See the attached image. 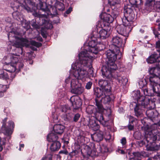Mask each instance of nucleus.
<instances>
[{
  "mask_svg": "<svg viewBox=\"0 0 160 160\" xmlns=\"http://www.w3.org/2000/svg\"><path fill=\"white\" fill-rule=\"evenodd\" d=\"M124 17L122 18L123 24L118 25L116 28L117 32L122 36L127 37L133 28L132 21L134 14L130 6H125L124 10Z\"/></svg>",
  "mask_w": 160,
  "mask_h": 160,
  "instance_id": "nucleus-6",
  "label": "nucleus"
},
{
  "mask_svg": "<svg viewBox=\"0 0 160 160\" xmlns=\"http://www.w3.org/2000/svg\"><path fill=\"white\" fill-rule=\"evenodd\" d=\"M119 12L115 10H113L112 12V18H113V19L114 18H117V17L118 16L119 14Z\"/></svg>",
  "mask_w": 160,
  "mask_h": 160,
  "instance_id": "nucleus-36",
  "label": "nucleus"
},
{
  "mask_svg": "<svg viewBox=\"0 0 160 160\" xmlns=\"http://www.w3.org/2000/svg\"><path fill=\"white\" fill-rule=\"evenodd\" d=\"M112 42L113 44L117 47L116 49L117 50V53L120 52V48L123 47L124 46L125 42V41H123L122 37L119 36H116L113 37L112 39Z\"/></svg>",
  "mask_w": 160,
  "mask_h": 160,
  "instance_id": "nucleus-17",
  "label": "nucleus"
},
{
  "mask_svg": "<svg viewBox=\"0 0 160 160\" xmlns=\"http://www.w3.org/2000/svg\"><path fill=\"white\" fill-rule=\"evenodd\" d=\"M29 63L30 64H32V61H30Z\"/></svg>",
  "mask_w": 160,
  "mask_h": 160,
  "instance_id": "nucleus-61",
  "label": "nucleus"
},
{
  "mask_svg": "<svg viewBox=\"0 0 160 160\" xmlns=\"http://www.w3.org/2000/svg\"><path fill=\"white\" fill-rule=\"evenodd\" d=\"M65 128L64 126L61 124H56L53 127V132L57 134H61L63 133Z\"/></svg>",
  "mask_w": 160,
  "mask_h": 160,
  "instance_id": "nucleus-20",
  "label": "nucleus"
},
{
  "mask_svg": "<svg viewBox=\"0 0 160 160\" xmlns=\"http://www.w3.org/2000/svg\"><path fill=\"white\" fill-rule=\"evenodd\" d=\"M102 76L103 75L102 74ZM104 78H106L108 79L109 81L108 82V80H103L102 79H100L98 82V84L99 86L101 87L100 88H98L99 89H100L101 91L103 92L106 91V92H108L109 91H111V83L112 79L113 78V76L112 78L110 79L106 78V77H103Z\"/></svg>",
  "mask_w": 160,
  "mask_h": 160,
  "instance_id": "nucleus-15",
  "label": "nucleus"
},
{
  "mask_svg": "<svg viewBox=\"0 0 160 160\" xmlns=\"http://www.w3.org/2000/svg\"><path fill=\"white\" fill-rule=\"evenodd\" d=\"M72 11V8L71 7H70L68 9L64 14V16L66 17L67 16L66 15V14H69Z\"/></svg>",
  "mask_w": 160,
  "mask_h": 160,
  "instance_id": "nucleus-42",
  "label": "nucleus"
},
{
  "mask_svg": "<svg viewBox=\"0 0 160 160\" xmlns=\"http://www.w3.org/2000/svg\"><path fill=\"white\" fill-rule=\"evenodd\" d=\"M150 74L149 81L152 89L149 91L147 88L143 89L145 95H157L160 97V69L158 67H152L148 70Z\"/></svg>",
  "mask_w": 160,
  "mask_h": 160,
  "instance_id": "nucleus-8",
  "label": "nucleus"
},
{
  "mask_svg": "<svg viewBox=\"0 0 160 160\" xmlns=\"http://www.w3.org/2000/svg\"><path fill=\"white\" fill-rule=\"evenodd\" d=\"M156 128L154 125H148L144 127L145 137L148 143L149 142H152L157 139V137L155 134L157 131Z\"/></svg>",
  "mask_w": 160,
  "mask_h": 160,
  "instance_id": "nucleus-12",
  "label": "nucleus"
},
{
  "mask_svg": "<svg viewBox=\"0 0 160 160\" xmlns=\"http://www.w3.org/2000/svg\"><path fill=\"white\" fill-rule=\"evenodd\" d=\"M102 112L98 111V116H97L96 117L97 120L103 126H108V122L104 120L103 118L102 113Z\"/></svg>",
  "mask_w": 160,
  "mask_h": 160,
  "instance_id": "nucleus-23",
  "label": "nucleus"
},
{
  "mask_svg": "<svg viewBox=\"0 0 160 160\" xmlns=\"http://www.w3.org/2000/svg\"><path fill=\"white\" fill-rule=\"evenodd\" d=\"M92 85V83L91 82H88L86 84V88L87 89H89L91 88Z\"/></svg>",
  "mask_w": 160,
  "mask_h": 160,
  "instance_id": "nucleus-41",
  "label": "nucleus"
},
{
  "mask_svg": "<svg viewBox=\"0 0 160 160\" xmlns=\"http://www.w3.org/2000/svg\"><path fill=\"white\" fill-rule=\"evenodd\" d=\"M22 148L21 147H19V151H21L22 150Z\"/></svg>",
  "mask_w": 160,
  "mask_h": 160,
  "instance_id": "nucleus-58",
  "label": "nucleus"
},
{
  "mask_svg": "<svg viewBox=\"0 0 160 160\" xmlns=\"http://www.w3.org/2000/svg\"><path fill=\"white\" fill-rule=\"evenodd\" d=\"M25 9L27 10L28 12H29L30 10V8L28 7H25Z\"/></svg>",
  "mask_w": 160,
  "mask_h": 160,
  "instance_id": "nucleus-50",
  "label": "nucleus"
},
{
  "mask_svg": "<svg viewBox=\"0 0 160 160\" xmlns=\"http://www.w3.org/2000/svg\"><path fill=\"white\" fill-rule=\"evenodd\" d=\"M70 101L74 109H77L82 105L81 100L78 96H72L70 99Z\"/></svg>",
  "mask_w": 160,
  "mask_h": 160,
  "instance_id": "nucleus-18",
  "label": "nucleus"
},
{
  "mask_svg": "<svg viewBox=\"0 0 160 160\" xmlns=\"http://www.w3.org/2000/svg\"><path fill=\"white\" fill-rule=\"evenodd\" d=\"M105 138L106 140H109L111 139V135L108 133L105 136Z\"/></svg>",
  "mask_w": 160,
  "mask_h": 160,
  "instance_id": "nucleus-45",
  "label": "nucleus"
},
{
  "mask_svg": "<svg viewBox=\"0 0 160 160\" xmlns=\"http://www.w3.org/2000/svg\"><path fill=\"white\" fill-rule=\"evenodd\" d=\"M31 24L32 27L38 29L40 28L39 26L37 24L36 22H34L33 23Z\"/></svg>",
  "mask_w": 160,
  "mask_h": 160,
  "instance_id": "nucleus-44",
  "label": "nucleus"
},
{
  "mask_svg": "<svg viewBox=\"0 0 160 160\" xmlns=\"http://www.w3.org/2000/svg\"><path fill=\"white\" fill-rule=\"evenodd\" d=\"M157 3H159L160 4V1L157 2ZM158 7L160 8V6H158Z\"/></svg>",
  "mask_w": 160,
  "mask_h": 160,
  "instance_id": "nucleus-59",
  "label": "nucleus"
},
{
  "mask_svg": "<svg viewBox=\"0 0 160 160\" xmlns=\"http://www.w3.org/2000/svg\"><path fill=\"white\" fill-rule=\"evenodd\" d=\"M58 109H59L58 111L59 114L60 115L62 113V114H63L69 110V108L67 107L66 105L61 106L60 108Z\"/></svg>",
  "mask_w": 160,
  "mask_h": 160,
  "instance_id": "nucleus-29",
  "label": "nucleus"
},
{
  "mask_svg": "<svg viewBox=\"0 0 160 160\" xmlns=\"http://www.w3.org/2000/svg\"><path fill=\"white\" fill-rule=\"evenodd\" d=\"M116 78L119 83L123 85H125L128 82V79L126 77H122L119 75H117Z\"/></svg>",
  "mask_w": 160,
  "mask_h": 160,
  "instance_id": "nucleus-27",
  "label": "nucleus"
},
{
  "mask_svg": "<svg viewBox=\"0 0 160 160\" xmlns=\"http://www.w3.org/2000/svg\"><path fill=\"white\" fill-rule=\"evenodd\" d=\"M96 32H93V35L91 37L90 40L88 42V50H86V48L79 53L78 55L79 61L75 63H80L82 64L80 58L82 56V57L87 58L88 60L90 59L92 57L93 58L91 63V66H92V63L95 58V57L93 55V54H96L98 53L99 51L105 48L104 46L101 44L99 42V41H98L99 39L96 36Z\"/></svg>",
  "mask_w": 160,
  "mask_h": 160,
  "instance_id": "nucleus-7",
  "label": "nucleus"
},
{
  "mask_svg": "<svg viewBox=\"0 0 160 160\" xmlns=\"http://www.w3.org/2000/svg\"><path fill=\"white\" fill-rule=\"evenodd\" d=\"M92 108L93 107L90 106L88 107L86 109L87 112L92 115L89 117L88 125L93 130L97 131L98 130L99 128V126L96 122V120H97V116H98V111L97 109L96 112H93L92 111Z\"/></svg>",
  "mask_w": 160,
  "mask_h": 160,
  "instance_id": "nucleus-11",
  "label": "nucleus"
},
{
  "mask_svg": "<svg viewBox=\"0 0 160 160\" xmlns=\"http://www.w3.org/2000/svg\"><path fill=\"white\" fill-rule=\"evenodd\" d=\"M94 94L96 96V105L97 106V110L100 112H104L105 110L102 107L101 103L99 102V101L105 104L109 102L111 100L110 96V91L106 92V91L103 92L101 91L98 88L94 89Z\"/></svg>",
  "mask_w": 160,
  "mask_h": 160,
  "instance_id": "nucleus-10",
  "label": "nucleus"
},
{
  "mask_svg": "<svg viewBox=\"0 0 160 160\" xmlns=\"http://www.w3.org/2000/svg\"><path fill=\"white\" fill-rule=\"evenodd\" d=\"M132 6L137 7V1H129Z\"/></svg>",
  "mask_w": 160,
  "mask_h": 160,
  "instance_id": "nucleus-40",
  "label": "nucleus"
},
{
  "mask_svg": "<svg viewBox=\"0 0 160 160\" xmlns=\"http://www.w3.org/2000/svg\"><path fill=\"white\" fill-rule=\"evenodd\" d=\"M140 88H142L145 87L147 84L146 81L143 79H140L138 82Z\"/></svg>",
  "mask_w": 160,
  "mask_h": 160,
  "instance_id": "nucleus-31",
  "label": "nucleus"
},
{
  "mask_svg": "<svg viewBox=\"0 0 160 160\" xmlns=\"http://www.w3.org/2000/svg\"><path fill=\"white\" fill-rule=\"evenodd\" d=\"M153 33L155 35L156 37H158V35L160 34L158 32H156V31L155 30L153 31Z\"/></svg>",
  "mask_w": 160,
  "mask_h": 160,
  "instance_id": "nucleus-48",
  "label": "nucleus"
},
{
  "mask_svg": "<svg viewBox=\"0 0 160 160\" xmlns=\"http://www.w3.org/2000/svg\"><path fill=\"white\" fill-rule=\"evenodd\" d=\"M100 17L103 20L104 22H107V24L112 23L113 20V18L111 15L106 13H101L100 15Z\"/></svg>",
  "mask_w": 160,
  "mask_h": 160,
  "instance_id": "nucleus-19",
  "label": "nucleus"
},
{
  "mask_svg": "<svg viewBox=\"0 0 160 160\" xmlns=\"http://www.w3.org/2000/svg\"><path fill=\"white\" fill-rule=\"evenodd\" d=\"M126 139L125 138L123 137L120 140V143L122 145V147L124 148H126Z\"/></svg>",
  "mask_w": 160,
  "mask_h": 160,
  "instance_id": "nucleus-34",
  "label": "nucleus"
},
{
  "mask_svg": "<svg viewBox=\"0 0 160 160\" xmlns=\"http://www.w3.org/2000/svg\"><path fill=\"white\" fill-rule=\"evenodd\" d=\"M58 137L56 134H55L53 132L49 133L47 137L48 141L49 142H54L57 141Z\"/></svg>",
  "mask_w": 160,
  "mask_h": 160,
  "instance_id": "nucleus-24",
  "label": "nucleus"
},
{
  "mask_svg": "<svg viewBox=\"0 0 160 160\" xmlns=\"http://www.w3.org/2000/svg\"><path fill=\"white\" fill-rule=\"evenodd\" d=\"M160 56L154 53L152 54L147 59L148 63H152L159 61Z\"/></svg>",
  "mask_w": 160,
  "mask_h": 160,
  "instance_id": "nucleus-21",
  "label": "nucleus"
},
{
  "mask_svg": "<svg viewBox=\"0 0 160 160\" xmlns=\"http://www.w3.org/2000/svg\"><path fill=\"white\" fill-rule=\"evenodd\" d=\"M8 89L7 85H3L0 83V97L4 95V93L6 92Z\"/></svg>",
  "mask_w": 160,
  "mask_h": 160,
  "instance_id": "nucleus-28",
  "label": "nucleus"
},
{
  "mask_svg": "<svg viewBox=\"0 0 160 160\" xmlns=\"http://www.w3.org/2000/svg\"><path fill=\"white\" fill-rule=\"evenodd\" d=\"M108 3L111 6H114L117 4L115 1H108Z\"/></svg>",
  "mask_w": 160,
  "mask_h": 160,
  "instance_id": "nucleus-38",
  "label": "nucleus"
},
{
  "mask_svg": "<svg viewBox=\"0 0 160 160\" xmlns=\"http://www.w3.org/2000/svg\"><path fill=\"white\" fill-rule=\"evenodd\" d=\"M133 93V97L137 100V102H132L130 105V107L134 108L135 115L137 117H142L143 108L149 107L150 109L155 108V101L151 100L152 98L150 96L145 95L146 96H144L141 95L139 91H135Z\"/></svg>",
  "mask_w": 160,
  "mask_h": 160,
  "instance_id": "nucleus-5",
  "label": "nucleus"
},
{
  "mask_svg": "<svg viewBox=\"0 0 160 160\" xmlns=\"http://www.w3.org/2000/svg\"><path fill=\"white\" fill-rule=\"evenodd\" d=\"M147 146V148H149V147H148V145Z\"/></svg>",
  "mask_w": 160,
  "mask_h": 160,
  "instance_id": "nucleus-62",
  "label": "nucleus"
},
{
  "mask_svg": "<svg viewBox=\"0 0 160 160\" xmlns=\"http://www.w3.org/2000/svg\"><path fill=\"white\" fill-rule=\"evenodd\" d=\"M126 38H125L124 39V40H125L126 39Z\"/></svg>",
  "mask_w": 160,
  "mask_h": 160,
  "instance_id": "nucleus-63",
  "label": "nucleus"
},
{
  "mask_svg": "<svg viewBox=\"0 0 160 160\" xmlns=\"http://www.w3.org/2000/svg\"><path fill=\"white\" fill-rule=\"evenodd\" d=\"M60 147V143L59 142L56 141L52 142L51 145L50 149L52 151H55L58 150Z\"/></svg>",
  "mask_w": 160,
  "mask_h": 160,
  "instance_id": "nucleus-26",
  "label": "nucleus"
},
{
  "mask_svg": "<svg viewBox=\"0 0 160 160\" xmlns=\"http://www.w3.org/2000/svg\"><path fill=\"white\" fill-rule=\"evenodd\" d=\"M111 31V27L109 26V24H107L99 31L98 33L96 32V35L99 40L106 39L110 36Z\"/></svg>",
  "mask_w": 160,
  "mask_h": 160,
  "instance_id": "nucleus-13",
  "label": "nucleus"
},
{
  "mask_svg": "<svg viewBox=\"0 0 160 160\" xmlns=\"http://www.w3.org/2000/svg\"><path fill=\"white\" fill-rule=\"evenodd\" d=\"M118 152L122 154H124L125 153V152L122 150L120 148H118Z\"/></svg>",
  "mask_w": 160,
  "mask_h": 160,
  "instance_id": "nucleus-46",
  "label": "nucleus"
},
{
  "mask_svg": "<svg viewBox=\"0 0 160 160\" xmlns=\"http://www.w3.org/2000/svg\"><path fill=\"white\" fill-rule=\"evenodd\" d=\"M17 13H18V12H14L13 13H12V16H13V17H14V18H16L15 17H14V16H15V15H17Z\"/></svg>",
  "mask_w": 160,
  "mask_h": 160,
  "instance_id": "nucleus-51",
  "label": "nucleus"
},
{
  "mask_svg": "<svg viewBox=\"0 0 160 160\" xmlns=\"http://www.w3.org/2000/svg\"><path fill=\"white\" fill-rule=\"evenodd\" d=\"M133 93V97L137 100V102H132L130 105V107L134 108L135 115L137 117H142L143 108L149 107L150 109L155 108V101L151 100L152 98L150 96L145 95L146 96H144L141 95L139 91H135Z\"/></svg>",
  "mask_w": 160,
  "mask_h": 160,
  "instance_id": "nucleus-4",
  "label": "nucleus"
},
{
  "mask_svg": "<svg viewBox=\"0 0 160 160\" xmlns=\"http://www.w3.org/2000/svg\"><path fill=\"white\" fill-rule=\"evenodd\" d=\"M148 109V110L146 111V113L147 116L150 118L153 117L154 113L152 111V110L153 108L150 109L149 107L148 108H146Z\"/></svg>",
  "mask_w": 160,
  "mask_h": 160,
  "instance_id": "nucleus-32",
  "label": "nucleus"
},
{
  "mask_svg": "<svg viewBox=\"0 0 160 160\" xmlns=\"http://www.w3.org/2000/svg\"><path fill=\"white\" fill-rule=\"evenodd\" d=\"M92 140L95 141L99 142L102 139L103 136L101 132H96L91 135Z\"/></svg>",
  "mask_w": 160,
  "mask_h": 160,
  "instance_id": "nucleus-25",
  "label": "nucleus"
},
{
  "mask_svg": "<svg viewBox=\"0 0 160 160\" xmlns=\"http://www.w3.org/2000/svg\"><path fill=\"white\" fill-rule=\"evenodd\" d=\"M5 138H1L0 137V152L2 151L3 149V145L5 144Z\"/></svg>",
  "mask_w": 160,
  "mask_h": 160,
  "instance_id": "nucleus-33",
  "label": "nucleus"
},
{
  "mask_svg": "<svg viewBox=\"0 0 160 160\" xmlns=\"http://www.w3.org/2000/svg\"><path fill=\"white\" fill-rule=\"evenodd\" d=\"M128 127L129 129L130 130H132L134 128L133 126L131 125H129Z\"/></svg>",
  "mask_w": 160,
  "mask_h": 160,
  "instance_id": "nucleus-47",
  "label": "nucleus"
},
{
  "mask_svg": "<svg viewBox=\"0 0 160 160\" xmlns=\"http://www.w3.org/2000/svg\"><path fill=\"white\" fill-rule=\"evenodd\" d=\"M129 160H138L136 158H132L129 159Z\"/></svg>",
  "mask_w": 160,
  "mask_h": 160,
  "instance_id": "nucleus-52",
  "label": "nucleus"
},
{
  "mask_svg": "<svg viewBox=\"0 0 160 160\" xmlns=\"http://www.w3.org/2000/svg\"><path fill=\"white\" fill-rule=\"evenodd\" d=\"M80 150H75L72 151L69 153V155L71 157L73 156H76L79 153Z\"/></svg>",
  "mask_w": 160,
  "mask_h": 160,
  "instance_id": "nucleus-35",
  "label": "nucleus"
},
{
  "mask_svg": "<svg viewBox=\"0 0 160 160\" xmlns=\"http://www.w3.org/2000/svg\"><path fill=\"white\" fill-rule=\"evenodd\" d=\"M86 57H81V62L80 63H73L72 65V73L65 80V82L70 84L72 93L77 94H81L84 91V88L78 80L84 81L88 77H93V68L91 66L92 57L87 59Z\"/></svg>",
  "mask_w": 160,
  "mask_h": 160,
  "instance_id": "nucleus-2",
  "label": "nucleus"
},
{
  "mask_svg": "<svg viewBox=\"0 0 160 160\" xmlns=\"http://www.w3.org/2000/svg\"><path fill=\"white\" fill-rule=\"evenodd\" d=\"M81 152L84 157H94L96 155V149L94 148H91L89 146L83 145L82 147Z\"/></svg>",
  "mask_w": 160,
  "mask_h": 160,
  "instance_id": "nucleus-16",
  "label": "nucleus"
},
{
  "mask_svg": "<svg viewBox=\"0 0 160 160\" xmlns=\"http://www.w3.org/2000/svg\"><path fill=\"white\" fill-rule=\"evenodd\" d=\"M148 150L152 151V150H154V149L153 148H152V147H150L148 149Z\"/></svg>",
  "mask_w": 160,
  "mask_h": 160,
  "instance_id": "nucleus-53",
  "label": "nucleus"
},
{
  "mask_svg": "<svg viewBox=\"0 0 160 160\" xmlns=\"http://www.w3.org/2000/svg\"><path fill=\"white\" fill-rule=\"evenodd\" d=\"M16 19L18 21H20L22 26L25 29L27 30L30 28V22L29 21H27L23 18H20L19 17L16 18Z\"/></svg>",
  "mask_w": 160,
  "mask_h": 160,
  "instance_id": "nucleus-22",
  "label": "nucleus"
},
{
  "mask_svg": "<svg viewBox=\"0 0 160 160\" xmlns=\"http://www.w3.org/2000/svg\"><path fill=\"white\" fill-rule=\"evenodd\" d=\"M59 153L60 154L67 155L68 154V152L67 150L65 149L59 151Z\"/></svg>",
  "mask_w": 160,
  "mask_h": 160,
  "instance_id": "nucleus-43",
  "label": "nucleus"
},
{
  "mask_svg": "<svg viewBox=\"0 0 160 160\" xmlns=\"http://www.w3.org/2000/svg\"><path fill=\"white\" fill-rule=\"evenodd\" d=\"M117 50H108L106 52L107 60L106 65L102 68V74L103 77L111 79L112 78L113 71L116 70L117 67L115 63L117 55L120 52L117 53Z\"/></svg>",
  "mask_w": 160,
  "mask_h": 160,
  "instance_id": "nucleus-9",
  "label": "nucleus"
},
{
  "mask_svg": "<svg viewBox=\"0 0 160 160\" xmlns=\"http://www.w3.org/2000/svg\"><path fill=\"white\" fill-rule=\"evenodd\" d=\"M50 4H49L47 5L46 2L39 1V4L37 5V8L46 12L47 15L46 14L40 15L36 12L33 14L35 17H38L40 20L42 19V25L47 29H50L52 28L51 22L48 19L49 15L52 14L51 12L53 13L52 14H56L57 13V9L61 11L64 9V4L59 1H50Z\"/></svg>",
  "mask_w": 160,
  "mask_h": 160,
  "instance_id": "nucleus-3",
  "label": "nucleus"
},
{
  "mask_svg": "<svg viewBox=\"0 0 160 160\" xmlns=\"http://www.w3.org/2000/svg\"><path fill=\"white\" fill-rule=\"evenodd\" d=\"M140 31L141 32V33H143L144 32V30H142L141 29H140Z\"/></svg>",
  "mask_w": 160,
  "mask_h": 160,
  "instance_id": "nucleus-56",
  "label": "nucleus"
},
{
  "mask_svg": "<svg viewBox=\"0 0 160 160\" xmlns=\"http://www.w3.org/2000/svg\"><path fill=\"white\" fill-rule=\"evenodd\" d=\"M80 117V115L79 114L77 113L76 114L74 117L73 118V120L74 122H77V121L79 118Z\"/></svg>",
  "mask_w": 160,
  "mask_h": 160,
  "instance_id": "nucleus-39",
  "label": "nucleus"
},
{
  "mask_svg": "<svg viewBox=\"0 0 160 160\" xmlns=\"http://www.w3.org/2000/svg\"><path fill=\"white\" fill-rule=\"evenodd\" d=\"M19 147L22 148H23L24 147V144H20V146Z\"/></svg>",
  "mask_w": 160,
  "mask_h": 160,
  "instance_id": "nucleus-54",
  "label": "nucleus"
},
{
  "mask_svg": "<svg viewBox=\"0 0 160 160\" xmlns=\"http://www.w3.org/2000/svg\"><path fill=\"white\" fill-rule=\"evenodd\" d=\"M20 136H21V137L22 138H23V137H25V135H24V134H21V135H20Z\"/></svg>",
  "mask_w": 160,
  "mask_h": 160,
  "instance_id": "nucleus-55",
  "label": "nucleus"
},
{
  "mask_svg": "<svg viewBox=\"0 0 160 160\" xmlns=\"http://www.w3.org/2000/svg\"><path fill=\"white\" fill-rule=\"evenodd\" d=\"M59 110L58 109H57L56 110V112H52V117L53 119V121L55 122H57L58 121V116L57 114H59L58 113V111Z\"/></svg>",
  "mask_w": 160,
  "mask_h": 160,
  "instance_id": "nucleus-30",
  "label": "nucleus"
},
{
  "mask_svg": "<svg viewBox=\"0 0 160 160\" xmlns=\"http://www.w3.org/2000/svg\"><path fill=\"white\" fill-rule=\"evenodd\" d=\"M147 160H153L152 158H149Z\"/></svg>",
  "mask_w": 160,
  "mask_h": 160,
  "instance_id": "nucleus-60",
  "label": "nucleus"
},
{
  "mask_svg": "<svg viewBox=\"0 0 160 160\" xmlns=\"http://www.w3.org/2000/svg\"><path fill=\"white\" fill-rule=\"evenodd\" d=\"M108 111L109 112V114L108 115V117L109 118L111 116V110L110 109H108Z\"/></svg>",
  "mask_w": 160,
  "mask_h": 160,
  "instance_id": "nucleus-49",
  "label": "nucleus"
},
{
  "mask_svg": "<svg viewBox=\"0 0 160 160\" xmlns=\"http://www.w3.org/2000/svg\"><path fill=\"white\" fill-rule=\"evenodd\" d=\"M156 48H157V51H158L160 56V41H158L156 42Z\"/></svg>",
  "mask_w": 160,
  "mask_h": 160,
  "instance_id": "nucleus-37",
  "label": "nucleus"
},
{
  "mask_svg": "<svg viewBox=\"0 0 160 160\" xmlns=\"http://www.w3.org/2000/svg\"><path fill=\"white\" fill-rule=\"evenodd\" d=\"M159 69H160V61L159 62V64H158V68Z\"/></svg>",
  "mask_w": 160,
  "mask_h": 160,
  "instance_id": "nucleus-57",
  "label": "nucleus"
},
{
  "mask_svg": "<svg viewBox=\"0 0 160 160\" xmlns=\"http://www.w3.org/2000/svg\"><path fill=\"white\" fill-rule=\"evenodd\" d=\"M7 120V118H5L3 120L2 130L5 135L9 136L12 134L15 125L14 122L10 121L8 122V125L7 126L6 124Z\"/></svg>",
  "mask_w": 160,
  "mask_h": 160,
  "instance_id": "nucleus-14",
  "label": "nucleus"
},
{
  "mask_svg": "<svg viewBox=\"0 0 160 160\" xmlns=\"http://www.w3.org/2000/svg\"><path fill=\"white\" fill-rule=\"evenodd\" d=\"M15 32L12 31L8 34L9 39L12 37L15 38L14 45L16 47L15 52L10 53L5 56L3 58L2 60L6 64L10 65V69L2 70V72L0 76V78L8 79L10 75L11 78L14 77L16 73L18 72L22 69L23 66V60L22 56L23 52L22 47H30L32 45L39 47L41 46L40 43L34 41H29L26 38H19L15 36Z\"/></svg>",
  "mask_w": 160,
  "mask_h": 160,
  "instance_id": "nucleus-1",
  "label": "nucleus"
},
{
  "mask_svg": "<svg viewBox=\"0 0 160 160\" xmlns=\"http://www.w3.org/2000/svg\"><path fill=\"white\" fill-rule=\"evenodd\" d=\"M0 160H2L1 158H0Z\"/></svg>",
  "mask_w": 160,
  "mask_h": 160,
  "instance_id": "nucleus-64",
  "label": "nucleus"
}]
</instances>
